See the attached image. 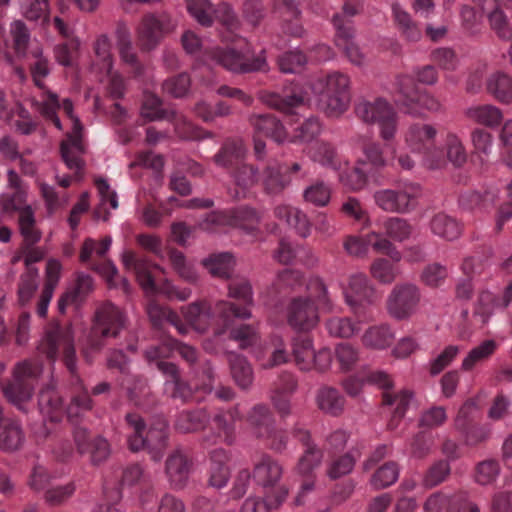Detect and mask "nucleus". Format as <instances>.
Wrapping results in <instances>:
<instances>
[{"mask_svg": "<svg viewBox=\"0 0 512 512\" xmlns=\"http://www.w3.org/2000/svg\"><path fill=\"white\" fill-rule=\"evenodd\" d=\"M316 98L317 106L325 114L338 117L350 104V79L346 74L333 72L324 77L309 80L304 85H295L290 94L272 95L267 103L285 114H298Z\"/></svg>", "mask_w": 512, "mask_h": 512, "instance_id": "f257e3e1", "label": "nucleus"}, {"mask_svg": "<svg viewBox=\"0 0 512 512\" xmlns=\"http://www.w3.org/2000/svg\"><path fill=\"white\" fill-rule=\"evenodd\" d=\"M228 296L244 302L245 306L239 307L230 301L219 300L212 310L208 302L199 301L182 307V315L195 331L205 333L211 328L213 335L220 337L233 325L234 319L247 320L252 317L249 306L253 304V293L247 281L231 282Z\"/></svg>", "mask_w": 512, "mask_h": 512, "instance_id": "f03ea898", "label": "nucleus"}, {"mask_svg": "<svg viewBox=\"0 0 512 512\" xmlns=\"http://www.w3.org/2000/svg\"><path fill=\"white\" fill-rule=\"evenodd\" d=\"M174 351H177L189 363H194L197 359V351L192 346L176 341L148 349L146 358L149 362H155L157 368L167 376L165 392L173 398L187 399L192 395V387L180 382L177 367L173 363L162 360V358L170 357Z\"/></svg>", "mask_w": 512, "mask_h": 512, "instance_id": "7ed1b4c3", "label": "nucleus"}, {"mask_svg": "<svg viewBox=\"0 0 512 512\" xmlns=\"http://www.w3.org/2000/svg\"><path fill=\"white\" fill-rule=\"evenodd\" d=\"M308 289L309 297L293 299L288 308V323L296 330L309 331L317 325L319 316L312 299L318 302L323 311L331 312L334 308L327 287L320 279L311 280Z\"/></svg>", "mask_w": 512, "mask_h": 512, "instance_id": "20e7f679", "label": "nucleus"}, {"mask_svg": "<svg viewBox=\"0 0 512 512\" xmlns=\"http://www.w3.org/2000/svg\"><path fill=\"white\" fill-rule=\"evenodd\" d=\"M126 420L134 431V434L128 439L129 448L132 451L148 448L152 459L159 461L166 447L167 424L165 420L158 419L147 431L142 418L137 414H128Z\"/></svg>", "mask_w": 512, "mask_h": 512, "instance_id": "39448f33", "label": "nucleus"}, {"mask_svg": "<svg viewBox=\"0 0 512 512\" xmlns=\"http://www.w3.org/2000/svg\"><path fill=\"white\" fill-rule=\"evenodd\" d=\"M95 58L91 65V72L100 81L106 84L110 96L118 99L125 93V82L122 76L113 70V57L111 42L107 35H100L94 44Z\"/></svg>", "mask_w": 512, "mask_h": 512, "instance_id": "423d86ee", "label": "nucleus"}, {"mask_svg": "<svg viewBox=\"0 0 512 512\" xmlns=\"http://www.w3.org/2000/svg\"><path fill=\"white\" fill-rule=\"evenodd\" d=\"M356 115L365 123L377 124L380 137L388 142L395 138L398 116L393 106L384 98L362 100L355 107Z\"/></svg>", "mask_w": 512, "mask_h": 512, "instance_id": "0eeeda50", "label": "nucleus"}, {"mask_svg": "<svg viewBox=\"0 0 512 512\" xmlns=\"http://www.w3.org/2000/svg\"><path fill=\"white\" fill-rule=\"evenodd\" d=\"M421 195V187L412 182L397 188L380 189L374 192L373 199L378 208L388 213L406 214L411 212Z\"/></svg>", "mask_w": 512, "mask_h": 512, "instance_id": "6e6552de", "label": "nucleus"}, {"mask_svg": "<svg viewBox=\"0 0 512 512\" xmlns=\"http://www.w3.org/2000/svg\"><path fill=\"white\" fill-rule=\"evenodd\" d=\"M38 350L41 354H45L47 358L51 359L52 361H54L60 352H62L67 368L72 373L75 372L76 357L73 342V332L70 326H51L41 340L38 346Z\"/></svg>", "mask_w": 512, "mask_h": 512, "instance_id": "1a4fd4ad", "label": "nucleus"}, {"mask_svg": "<svg viewBox=\"0 0 512 512\" xmlns=\"http://www.w3.org/2000/svg\"><path fill=\"white\" fill-rule=\"evenodd\" d=\"M38 404L40 412L45 418L50 421H59L64 412H66L69 419H74L84 411L89 410L91 408V399L84 392L74 397L68 408L64 410L58 393L52 388H47L40 392Z\"/></svg>", "mask_w": 512, "mask_h": 512, "instance_id": "9d476101", "label": "nucleus"}, {"mask_svg": "<svg viewBox=\"0 0 512 512\" xmlns=\"http://www.w3.org/2000/svg\"><path fill=\"white\" fill-rule=\"evenodd\" d=\"M370 247L377 253L387 255L395 263L400 262L403 258L402 253L393 242L377 231H371L365 236H349L344 242L346 252L356 257L367 255Z\"/></svg>", "mask_w": 512, "mask_h": 512, "instance_id": "9b49d317", "label": "nucleus"}, {"mask_svg": "<svg viewBox=\"0 0 512 512\" xmlns=\"http://www.w3.org/2000/svg\"><path fill=\"white\" fill-rule=\"evenodd\" d=\"M62 109L71 121V132L67 134V138L61 144V155L66 166L70 170L79 173L84 162L81 158L84 153V145L82 143V125L80 120L73 114V105L70 100L65 99L62 103Z\"/></svg>", "mask_w": 512, "mask_h": 512, "instance_id": "f8f14e48", "label": "nucleus"}, {"mask_svg": "<svg viewBox=\"0 0 512 512\" xmlns=\"http://www.w3.org/2000/svg\"><path fill=\"white\" fill-rule=\"evenodd\" d=\"M421 300L419 288L413 283H400L393 287L386 301L389 315L396 320L413 316Z\"/></svg>", "mask_w": 512, "mask_h": 512, "instance_id": "ddd939ff", "label": "nucleus"}, {"mask_svg": "<svg viewBox=\"0 0 512 512\" xmlns=\"http://www.w3.org/2000/svg\"><path fill=\"white\" fill-rule=\"evenodd\" d=\"M124 325V317L118 307L111 303L101 305L95 313L94 326L88 340V346L92 350H98L102 346L99 337H115Z\"/></svg>", "mask_w": 512, "mask_h": 512, "instance_id": "4468645a", "label": "nucleus"}, {"mask_svg": "<svg viewBox=\"0 0 512 512\" xmlns=\"http://www.w3.org/2000/svg\"><path fill=\"white\" fill-rule=\"evenodd\" d=\"M42 367L38 363L24 361L14 370L13 382L4 389L6 398L19 409L32 397L29 381L40 375Z\"/></svg>", "mask_w": 512, "mask_h": 512, "instance_id": "2eb2a0df", "label": "nucleus"}, {"mask_svg": "<svg viewBox=\"0 0 512 512\" xmlns=\"http://www.w3.org/2000/svg\"><path fill=\"white\" fill-rule=\"evenodd\" d=\"M397 88L402 95L397 102L406 108L408 114L420 115L422 110L435 113L442 108L441 102L435 96L427 92L417 94L415 85L408 76H402L397 80Z\"/></svg>", "mask_w": 512, "mask_h": 512, "instance_id": "dca6fc26", "label": "nucleus"}, {"mask_svg": "<svg viewBox=\"0 0 512 512\" xmlns=\"http://www.w3.org/2000/svg\"><path fill=\"white\" fill-rule=\"evenodd\" d=\"M186 2L188 12L200 25L210 26L213 20L217 19L229 29L236 26L235 14L227 3H221L217 8H212L207 0H186Z\"/></svg>", "mask_w": 512, "mask_h": 512, "instance_id": "f3484780", "label": "nucleus"}, {"mask_svg": "<svg viewBox=\"0 0 512 512\" xmlns=\"http://www.w3.org/2000/svg\"><path fill=\"white\" fill-rule=\"evenodd\" d=\"M250 124L254 129V151L259 159H261L265 153V143L261 140V137L265 136L271 138L278 143H283L288 140L284 126L272 115H253L250 117Z\"/></svg>", "mask_w": 512, "mask_h": 512, "instance_id": "a211bd4d", "label": "nucleus"}, {"mask_svg": "<svg viewBox=\"0 0 512 512\" xmlns=\"http://www.w3.org/2000/svg\"><path fill=\"white\" fill-rule=\"evenodd\" d=\"M341 287L346 303L355 314H360L363 306L373 302L375 289L364 273L351 274Z\"/></svg>", "mask_w": 512, "mask_h": 512, "instance_id": "6ab92c4d", "label": "nucleus"}, {"mask_svg": "<svg viewBox=\"0 0 512 512\" xmlns=\"http://www.w3.org/2000/svg\"><path fill=\"white\" fill-rule=\"evenodd\" d=\"M213 57L218 64L234 73L263 71L266 68V59L262 54L251 60L248 53L226 49L214 51Z\"/></svg>", "mask_w": 512, "mask_h": 512, "instance_id": "aec40b11", "label": "nucleus"}, {"mask_svg": "<svg viewBox=\"0 0 512 512\" xmlns=\"http://www.w3.org/2000/svg\"><path fill=\"white\" fill-rule=\"evenodd\" d=\"M168 31L166 15L147 14L136 28V36L142 50L154 49Z\"/></svg>", "mask_w": 512, "mask_h": 512, "instance_id": "412c9836", "label": "nucleus"}, {"mask_svg": "<svg viewBox=\"0 0 512 512\" xmlns=\"http://www.w3.org/2000/svg\"><path fill=\"white\" fill-rule=\"evenodd\" d=\"M248 422L257 437L270 439L272 449L280 451L285 448L284 437L280 431L274 430L267 407L263 405L254 406L248 415Z\"/></svg>", "mask_w": 512, "mask_h": 512, "instance_id": "4be33fe9", "label": "nucleus"}, {"mask_svg": "<svg viewBox=\"0 0 512 512\" xmlns=\"http://www.w3.org/2000/svg\"><path fill=\"white\" fill-rule=\"evenodd\" d=\"M336 29V45L344 50L348 60L355 66L363 67L368 63L367 56L353 41V28L344 17L336 15L333 18Z\"/></svg>", "mask_w": 512, "mask_h": 512, "instance_id": "5701e85b", "label": "nucleus"}, {"mask_svg": "<svg viewBox=\"0 0 512 512\" xmlns=\"http://www.w3.org/2000/svg\"><path fill=\"white\" fill-rule=\"evenodd\" d=\"M259 222V215L254 209L248 207L239 208L232 221H228L223 212H213L209 214L201 223L200 227L205 231H213L214 226L231 224L241 229L252 232Z\"/></svg>", "mask_w": 512, "mask_h": 512, "instance_id": "b1692460", "label": "nucleus"}, {"mask_svg": "<svg viewBox=\"0 0 512 512\" xmlns=\"http://www.w3.org/2000/svg\"><path fill=\"white\" fill-rule=\"evenodd\" d=\"M360 148L363 157L358 159V165H370L377 170L394 166L396 147L393 144L381 145L376 141H363Z\"/></svg>", "mask_w": 512, "mask_h": 512, "instance_id": "393cba45", "label": "nucleus"}, {"mask_svg": "<svg viewBox=\"0 0 512 512\" xmlns=\"http://www.w3.org/2000/svg\"><path fill=\"white\" fill-rule=\"evenodd\" d=\"M120 258L124 268L135 273L136 279L144 292L147 295L154 294L156 286L150 273L151 263L145 258L138 257L134 251L129 249H124Z\"/></svg>", "mask_w": 512, "mask_h": 512, "instance_id": "a878e982", "label": "nucleus"}, {"mask_svg": "<svg viewBox=\"0 0 512 512\" xmlns=\"http://www.w3.org/2000/svg\"><path fill=\"white\" fill-rule=\"evenodd\" d=\"M437 134V128L431 124H412L404 133L405 146L412 154L419 155L435 142Z\"/></svg>", "mask_w": 512, "mask_h": 512, "instance_id": "bb28decb", "label": "nucleus"}, {"mask_svg": "<svg viewBox=\"0 0 512 512\" xmlns=\"http://www.w3.org/2000/svg\"><path fill=\"white\" fill-rule=\"evenodd\" d=\"M117 38V49L121 62L128 66L135 75H140L143 66L140 63L137 53L133 47L130 30L124 23H119L115 30Z\"/></svg>", "mask_w": 512, "mask_h": 512, "instance_id": "cd10ccee", "label": "nucleus"}, {"mask_svg": "<svg viewBox=\"0 0 512 512\" xmlns=\"http://www.w3.org/2000/svg\"><path fill=\"white\" fill-rule=\"evenodd\" d=\"M9 210L18 213V228L24 242L33 245L42 238V231L37 225L35 210L30 204L14 205Z\"/></svg>", "mask_w": 512, "mask_h": 512, "instance_id": "c85d7f7f", "label": "nucleus"}, {"mask_svg": "<svg viewBox=\"0 0 512 512\" xmlns=\"http://www.w3.org/2000/svg\"><path fill=\"white\" fill-rule=\"evenodd\" d=\"M282 476V467L268 455H261L254 462L253 478L263 488L274 486Z\"/></svg>", "mask_w": 512, "mask_h": 512, "instance_id": "c756f323", "label": "nucleus"}, {"mask_svg": "<svg viewBox=\"0 0 512 512\" xmlns=\"http://www.w3.org/2000/svg\"><path fill=\"white\" fill-rule=\"evenodd\" d=\"M229 457L225 450L221 448L214 449L210 453L209 461V484L210 486L221 489L225 487L230 479V468L228 466Z\"/></svg>", "mask_w": 512, "mask_h": 512, "instance_id": "7c9ffc66", "label": "nucleus"}, {"mask_svg": "<svg viewBox=\"0 0 512 512\" xmlns=\"http://www.w3.org/2000/svg\"><path fill=\"white\" fill-rule=\"evenodd\" d=\"M395 331L386 323L370 326L362 335V344L369 349L384 350L395 340Z\"/></svg>", "mask_w": 512, "mask_h": 512, "instance_id": "2f4dec72", "label": "nucleus"}, {"mask_svg": "<svg viewBox=\"0 0 512 512\" xmlns=\"http://www.w3.org/2000/svg\"><path fill=\"white\" fill-rule=\"evenodd\" d=\"M256 358L263 368H272L288 360L283 339L277 335L273 336L269 343L264 346V350L256 353Z\"/></svg>", "mask_w": 512, "mask_h": 512, "instance_id": "473e14b6", "label": "nucleus"}, {"mask_svg": "<svg viewBox=\"0 0 512 512\" xmlns=\"http://www.w3.org/2000/svg\"><path fill=\"white\" fill-rule=\"evenodd\" d=\"M191 465L186 455L176 451L166 462V474L171 485L175 488H181L188 480Z\"/></svg>", "mask_w": 512, "mask_h": 512, "instance_id": "72a5a7b5", "label": "nucleus"}, {"mask_svg": "<svg viewBox=\"0 0 512 512\" xmlns=\"http://www.w3.org/2000/svg\"><path fill=\"white\" fill-rule=\"evenodd\" d=\"M310 159L322 166L329 167L334 171L341 170L342 166H347L348 161L342 159L334 147L328 143L320 142L313 145L308 152Z\"/></svg>", "mask_w": 512, "mask_h": 512, "instance_id": "f704fd0d", "label": "nucleus"}, {"mask_svg": "<svg viewBox=\"0 0 512 512\" xmlns=\"http://www.w3.org/2000/svg\"><path fill=\"white\" fill-rule=\"evenodd\" d=\"M466 116L473 122L488 127L496 128L503 120V112L492 104L474 105L466 110Z\"/></svg>", "mask_w": 512, "mask_h": 512, "instance_id": "c9c22d12", "label": "nucleus"}, {"mask_svg": "<svg viewBox=\"0 0 512 512\" xmlns=\"http://www.w3.org/2000/svg\"><path fill=\"white\" fill-rule=\"evenodd\" d=\"M512 300V282L506 287L501 302H496L493 295L486 291L480 294L474 315L486 323L494 312L496 306L507 307Z\"/></svg>", "mask_w": 512, "mask_h": 512, "instance_id": "e433bc0d", "label": "nucleus"}, {"mask_svg": "<svg viewBox=\"0 0 512 512\" xmlns=\"http://www.w3.org/2000/svg\"><path fill=\"white\" fill-rule=\"evenodd\" d=\"M381 227L384 233H381L384 237L397 242H404L409 240L414 232L413 226L407 219L392 216L384 218Z\"/></svg>", "mask_w": 512, "mask_h": 512, "instance_id": "4c0bfd02", "label": "nucleus"}, {"mask_svg": "<svg viewBox=\"0 0 512 512\" xmlns=\"http://www.w3.org/2000/svg\"><path fill=\"white\" fill-rule=\"evenodd\" d=\"M147 313L155 326H162L165 323H169L173 325L180 334H186L189 330L188 326L181 322L175 312L156 302L149 303Z\"/></svg>", "mask_w": 512, "mask_h": 512, "instance_id": "58836bf2", "label": "nucleus"}, {"mask_svg": "<svg viewBox=\"0 0 512 512\" xmlns=\"http://www.w3.org/2000/svg\"><path fill=\"white\" fill-rule=\"evenodd\" d=\"M296 435L306 445V450L298 463V472L309 475L322 461V453L315 446L309 444V433L305 429L296 430Z\"/></svg>", "mask_w": 512, "mask_h": 512, "instance_id": "ea45409f", "label": "nucleus"}, {"mask_svg": "<svg viewBox=\"0 0 512 512\" xmlns=\"http://www.w3.org/2000/svg\"><path fill=\"white\" fill-rule=\"evenodd\" d=\"M486 88L497 101L502 104H512V78L504 73L492 74L486 83Z\"/></svg>", "mask_w": 512, "mask_h": 512, "instance_id": "a19ab883", "label": "nucleus"}, {"mask_svg": "<svg viewBox=\"0 0 512 512\" xmlns=\"http://www.w3.org/2000/svg\"><path fill=\"white\" fill-rule=\"evenodd\" d=\"M93 289V279L87 274L78 276L75 287L64 293L58 300V309L64 313L72 304H79L83 298Z\"/></svg>", "mask_w": 512, "mask_h": 512, "instance_id": "79ce46f5", "label": "nucleus"}, {"mask_svg": "<svg viewBox=\"0 0 512 512\" xmlns=\"http://www.w3.org/2000/svg\"><path fill=\"white\" fill-rule=\"evenodd\" d=\"M275 215L279 219H284L300 236L307 237L310 234L309 220L306 214L300 209L287 205H279L275 209Z\"/></svg>", "mask_w": 512, "mask_h": 512, "instance_id": "37998d69", "label": "nucleus"}, {"mask_svg": "<svg viewBox=\"0 0 512 512\" xmlns=\"http://www.w3.org/2000/svg\"><path fill=\"white\" fill-rule=\"evenodd\" d=\"M481 5L482 10L487 12L490 26L492 30L502 39H510L512 37V29L509 21L502 10L495 8L489 11L494 5V0H474Z\"/></svg>", "mask_w": 512, "mask_h": 512, "instance_id": "c03bdc74", "label": "nucleus"}, {"mask_svg": "<svg viewBox=\"0 0 512 512\" xmlns=\"http://www.w3.org/2000/svg\"><path fill=\"white\" fill-rule=\"evenodd\" d=\"M392 16L397 29L408 41H417L421 37V30L411 15L398 3L392 5Z\"/></svg>", "mask_w": 512, "mask_h": 512, "instance_id": "a18cd8bd", "label": "nucleus"}, {"mask_svg": "<svg viewBox=\"0 0 512 512\" xmlns=\"http://www.w3.org/2000/svg\"><path fill=\"white\" fill-rule=\"evenodd\" d=\"M318 408L326 414L338 415L344 409V398L339 391L332 387H322L316 395Z\"/></svg>", "mask_w": 512, "mask_h": 512, "instance_id": "49530a36", "label": "nucleus"}, {"mask_svg": "<svg viewBox=\"0 0 512 512\" xmlns=\"http://www.w3.org/2000/svg\"><path fill=\"white\" fill-rule=\"evenodd\" d=\"M430 229L434 235L449 241L457 239L462 231L460 224L454 218L443 213L431 219Z\"/></svg>", "mask_w": 512, "mask_h": 512, "instance_id": "de8ad7c7", "label": "nucleus"}, {"mask_svg": "<svg viewBox=\"0 0 512 512\" xmlns=\"http://www.w3.org/2000/svg\"><path fill=\"white\" fill-rule=\"evenodd\" d=\"M208 272L218 278H228L235 266V260L229 253L211 255L202 261Z\"/></svg>", "mask_w": 512, "mask_h": 512, "instance_id": "09e8293b", "label": "nucleus"}, {"mask_svg": "<svg viewBox=\"0 0 512 512\" xmlns=\"http://www.w3.org/2000/svg\"><path fill=\"white\" fill-rule=\"evenodd\" d=\"M19 1L21 14L28 21L40 23L42 25L48 24L50 11L48 0Z\"/></svg>", "mask_w": 512, "mask_h": 512, "instance_id": "8fccbe9b", "label": "nucleus"}, {"mask_svg": "<svg viewBox=\"0 0 512 512\" xmlns=\"http://www.w3.org/2000/svg\"><path fill=\"white\" fill-rule=\"evenodd\" d=\"M229 363L232 377L239 387L248 388L253 382V371L245 357L231 353Z\"/></svg>", "mask_w": 512, "mask_h": 512, "instance_id": "3c124183", "label": "nucleus"}, {"mask_svg": "<svg viewBox=\"0 0 512 512\" xmlns=\"http://www.w3.org/2000/svg\"><path fill=\"white\" fill-rule=\"evenodd\" d=\"M370 275L381 284H392L400 275V269L386 258H376L370 265Z\"/></svg>", "mask_w": 512, "mask_h": 512, "instance_id": "603ef678", "label": "nucleus"}, {"mask_svg": "<svg viewBox=\"0 0 512 512\" xmlns=\"http://www.w3.org/2000/svg\"><path fill=\"white\" fill-rule=\"evenodd\" d=\"M262 180L270 194L281 192L290 183V177L284 175L283 167L279 164L269 165L263 171Z\"/></svg>", "mask_w": 512, "mask_h": 512, "instance_id": "864d4df0", "label": "nucleus"}, {"mask_svg": "<svg viewBox=\"0 0 512 512\" xmlns=\"http://www.w3.org/2000/svg\"><path fill=\"white\" fill-rule=\"evenodd\" d=\"M361 165L350 167L342 166L341 170H337L340 183L350 191H359L366 184V174L362 171Z\"/></svg>", "mask_w": 512, "mask_h": 512, "instance_id": "5fc2aeb1", "label": "nucleus"}, {"mask_svg": "<svg viewBox=\"0 0 512 512\" xmlns=\"http://www.w3.org/2000/svg\"><path fill=\"white\" fill-rule=\"evenodd\" d=\"M96 185L100 195V204L98 208L95 210L94 216L97 219L107 220V206L109 205L112 210H115L118 207L117 195L116 192L110 188V186L105 180H98L96 182Z\"/></svg>", "mask_w": 512, "mask_h": 512, "instance_id": "6e6d98bb", "label": "nucleus"}, {"mask_svg": "<svg viewBox=\"0 0 512 512\" xmlns=\"http://www.w3.org/2000/svg\"><path fill=\"white\" fill-rule=\"evenodd\" d=\"M8 185L13 188L14 193L4 200L3 206L5 210H9L14 205H22L27 203L28 187L22 184L18 174L10 169L8 170Z\"/></svg>", "mask_w": 512, "mask_h": 512, "instance_id": "4d7b16f0", "label": "nucleus"}, {"mask_svg": "<svg viewBox=\"0 0 512 512\" xmlns=\"http://www.w3.org/2000/svg\"><path fill=\"white\" fill-rule=\"evenodd\" d=\"M24 437L17 422L9 421L0 432V449L14 451L21 447Z\"/></svg>", "mask_w": 512, "mask_h": 512, "instance_id": "13d9d810", "label": "nucleus"}, {"mask_svg": "<svg viewBox=\"0 0 512 512\" xmlns=\"http://www.w3.org/2000/svg\"><path fill=\"white\" fill-rule=\"evenodd\" d=\"M293 354L296 365L301 370L308 371L313 368L314 348L310 339L296 340L293 345Z\"/></svg>", "mask_w": 512, "mask_h": 512, "instance_id": "bf43d9fd", "label": "nucleus"}, {"mask_svg": "<svg viewBox=\"0 0 512 512\" xmlns=\"http://www.w3.org/2000/svg\"><path fill=\"white\" fill-rule=\"evenodd\" d=\"M359 457V451L351 450L347 454L334 459L328 467V476L331 479H337L349 474L353 470L355 462Z\"/></svg>", "mask_w": 512, "mask_h": 512, "instance_id": "052dcab7", "label": "nucleus"}, {"mask_svg": "<svg viewBox=\"0 0 512 512\" xmlns=\"http://www.w3.org/2000/svg\"><path fill=\"white\" fill-rule=\"evenodd\" d=\"M399 477V468L393 462L386 463L376 470L370 479L371 486L376 489H384L394 484Z\"/></svg>", "mask_w": 512, "mask_h": 512, "instance_id": "680f3d73", "label": "nucleus"}, {"mask_svg": "<svg viewBox=\"0 0 512 512\" xmlns=\"http://www.w3.org/2000/svg\"><path fill=\"white\" fill-rule=\"evenodd\" d=\"M496 347L494 340L483 341L467 354L462 362V369L471 370L478 363L485 361L495 352Z\"/></svg>", "mask_w": 512, "mask_h": 512, "instance_id": "e2e57ef3", "label": "nucleus"}, {"mask_svg": "<svg viewBox=\"0 0 512 512\" xmlns=\"http://www.w3.org/2000/svg\"><path fill=\"white\" fill-rule=\"evenodd\" d=\"M450 464L439 460L429 467L423 475L421 486L425 489L433 488L444 482L450 474Z\"/></svg>", "mask_w": 512, "mask_h": 512, "instance_id": "0e129e2a", "label": "nucleus"}, {"mask_svg": "<svg viewBox=\"0 0 512 512\" xmlns=\"http://www.w3.org/2000/svg\"><path fill=\"white\" fill-rule=\"evenodd\" d=\"M112 244L110 236L104 237L100 242L92 238H87L80 251V260L84 263L90 261L93 257H104Z\"/></svg>", "mask_w": 512, "mask_h": 512, "instance_id": "69168bd1", "label": "nucleus"}, {"mask_svg": "<svg viewBox=\"0 0 512 512\" xmlns=\"http://www.w3.org/2000/svg\"><path fill=\"white\" fill-rule=\"evenodd\" d=\"M326 329L331 336L349 338L360 330V327L349 318L332 317L326 322Z\"/></svg>", "mask_w": 512, "mask_h": 512, "instance_id": "338daca9", "label": "nucleus"}, {"mask_svg": "<svg viewBox=\"0 0 512 512\" xmlns=\"http://www.w3.org/2000/svg\"><path fill=\"white\" fill-rule=\"evenodd\" d=\"M38 287V270L36 268H29L21 276L18 297L21 304L27 303L34 295Z\"/></svg>", "mask_w": 512, "mask_h": 512, "instance_id": "774afa93", "label": "nucleus"}]
</instances>
